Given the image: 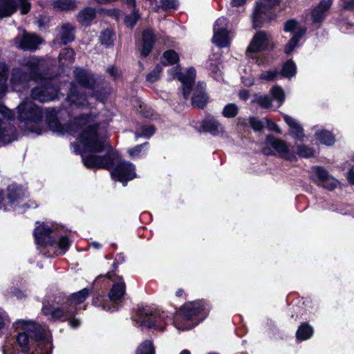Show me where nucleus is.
Masks as SVG:
<instances>
[{
    "instance_id": "1",
    "label": "nucleus",
    "mask_w": 354,
    "mask_h": 354,
    "mask_svg": "<svg viewBox=\"0 0 354 354\" xmlns=\"http://www.w3.org/2000/svg\"><path fill=\"white\" fill-rule=\"evenodd\" d=\"M100 123L98 115H81L75 119L71 132H80L82 149L78 144H73L75 152L81 153L82 161L89 169H109L119 160L111 172L112 178L127 185L128 181L136 177L135 165L127 160H120L119 154L97 134Z\"/></svg>"
},
{
    "instance_id": "2",
    "label": "nucleus",
    "mask_w": 354,
    "mask_h": 354,
    "mask_svg": "<svg viewBox=\"0 0 354 354\" xmlns=\"http://www.w3.org/2000/svg\"><path fill=\"white\" fill-rule=\"evenodd\" d=\"M19 64L26 71L19 67L13 68L10 77V85L17 92H22L28 83L34 80L38 85L31 90V97L40 102L54 100L58 96L59 88L54 85L52 80L45 79L39 73V59L31 57L24 59Z\"/></svg>"
},
{
    "instance_id": "3",
    "label": "nucleus",
    "mask_w": 354,
    "mask_h": 354,
    "mask_svg": "<svg viewBox=\"0 0 354 354\" xmlns=\"http://www.w3.org/2000/svg\"><path fill=\"white\" fill-rule=\"evenodd\" d=\"M13 326L19 332L17 342L21 351L15 353L12 344L7 342L3 346V354H50L52 344L44 330L34 322L19 319L13 324Z\"/></svg>"
},
{
    "instance_id": "4",
    "label": "nucleus",
    "mask_w": 354,
    "mask_h": 354,
    "mask_svg": "<svg viewBox=\"0 0 354 354\" xmlns=\"http://www.w3.org/2000/svg\"><path fill=\"white\" fill-rule=\"evenodd\" d=\"M17 119L20 127L26 132L37 135L44 129L42 119L46 116V123L53 132L64 134V125L57 120V113L55 109H48L45 111L30 100L22 102L17 106Z\"/></svg>"
},
{
    "instance_id": "5",
    "label": "nucleus",
    "mask_w": 354,
    "mask_h": 354,
    "mask_svg": "<svg viewBox=\"0 0 354 354\" xmlns=\"http://www.w3.org/2000/svg\"><path fill=\"white\" fill-rule=\"evenodd\" d=\"M89 295V290L84 288L67 297L59 306H54L45 304L42 308V313L48 319L54 321H68L71 328L75 329L80 326L81 321L74 319L77 310V306L82 304Z\"/></svg>"
},
{
    "instance_id": "6",
    "label": "nucleus",
    "mask_w": 354,
    "mask_h": 354,
    "mask_svg": "<svg viewBox=\"0 0 354 354\" xmlns=\"http://www.w3.org/2000/svg\"><path fill=\"white\" fill-rule=\"evenodd\" d=\"M205 302L195 301L180 307L173 317V325L181 331L193 328L207 316Z\"/></svg>"
},
{
    "instance_id": "7",
    "label": "nucleus",
    "mask_w": 354,
    "mask_h": 354,
    "mask_svg": "<svg viewBox=\"0 0 354 354\" xmlns=\"http://www.w3.org/2000/svg\"><path fill=\"white\" fill-rule=\"evenodd\" d=\"M66 102H68V106L71 108H75L78 109H89L90 111L88 113H82L79 114L78 115L74 118L73 120L68 125H67L66 127L64 126V134L68 133L73 136H76L77 138L80 145H81L80 132H71L73 126L75 124V119L77 117L80 116L81 115H89L91 113H95L98 115V118L100 121V123L99 124L97 129V134L98 135V129L102 123L105 122V120L101 118L100 113L96 112L95 111L91 108V104L88 102L86 96L84 94L80 93L78 91L77 86L75 85L74 83L71 84V88L67 95Z\"/></svg>"
},
{
    "instance_id": "8",
    "label": "nucleus",
    "mask_w": 354,
    "mask_h": 354,
    "mask_svg": "<svg viewBox=\"0 0 354 354\" xmlns=\"http://www.w3.org/2000/svg\"><path fill=\"white\" fill-rule=\"evenodd\" d=\"M171 314L167 311L154 310L150 308H142L139 310L138 314L134 317L140 327L153 328L156 330L163 331L168 324L171 320ZM173 319V317H172Z\"/></svg>"
},
{
    "instance_id": "9",
    "label": "nucleus",
    "mask_w": 354,
    "mask_h": 354,
    "mask_svg": "<svg viewBox=\"0 0 354 354\" xmlns=\"http://www.w3.org/2000/svg\"><path fill=\"white\" fill-rule=\"evenodd\" d=\"M15 113L12 110L0 104V145L8 144L18 138L16 129L12 124Z\"/></svg>"
},
{
    "instance_id": "10",
    "label": "nucleus",
    "mask_w": 354,
    "mask_h": 354,
    "mask_svg": "<svg viewBox=\"0 0 354 354\" xmlns=\"http://www.w3.org/2000/svg\"><path fill=\"white\" fill-rule=\"evenodd\" d=\"M281 0H259L252 15L254 28L261 27L265 22L273 19L272 8L279 3Z\"/></svg>"
},
{
    "instance_id": "11",
    "label": "nucleus",
    "mask_w": 354,
    "mask_h": 354,
    "mask_svg": "<svg viewBox=\"0 0 354 354\" xmlns=\"http://www.w3.org/2000/svg\"><path fill=\"white\" fill-rule=\"evenodd\" d=\"M7 196L3 197L0 192V209L6 211L17 210L20 207L21 200L24 197V190L16 184H12L7 188Z\"/></svg>"
},
{
    "instance_id": "12",
    "label": "nucleus",
    "mask_w": 354,
    "mask_h": 354,
    "mask_svg": "<svg viewBox=\"0 0 354 354\" xmlns=\"http://www.w3.org/2000/svg\"><path fill=\"white\" fill-rule=\"evenodd\" d=\"M59 227L57 225L43 223L37 227L34 231V236L35 242L37 245H53L55 242V237L58 236L57 230Z\"/></svg>"
},
{
    "instance_id": "13",
    "label": "nucleus",
    "mask_w": 354,
    "mask_h": 354,
    "mask_svg": "<svg viewBox=\"0 0 354 354\" xmlns=\"http://www.w3.org/2000/svg\"><path fill=\"white\" fill-rule=\"evenodd\" d=\"M312 180L320 187L333 190L339 185V182L324 167L314 166L311 168Z\"/></svg>"
},
{
    "instance_id": "14",
    "label": "nucleus",
    "mask_w": 354,
    "mask_h": 354,
    "mask_svg": "<svg viewBox=\"0 0 354 354\" xmlns=\"http://www.w3.org/2000/svg\"><path fill=\"white\" fill-rule=\"evenodd\" d=\"M172 76H176L183 84V94L186 100L191 93V88L196 79V71L194 68H189L185 73H180L178 67L169 71Z\"/></svg>"
},
{
    "instance_id": "15",
    "label": "nucleus",
    "mask_w": 354,
    "mask_h": 354,
    "mask_svg": "<svg viewBox=\"0 0 354 354\" xmlns=\"http://www.w3.org/2000/svg\"><path fill=\"white\" fill-rule=\"evenodd\" d=\"M20 8L21 13L25 15L30 8L28 0H0V17H8L16 10Z\"/></svg>"
},
{
    "instance_id": "16",
    "label": "nucleus",
    "mask_w": 354,
    "mask_h": 354,
    "mask_svg": "<svg viewBox=\"0 0 354 354\" xmlns=\"http://www.w3.org/2000/svg\"><path fill=\"white\" fill-rule=\"evenodd\" d=\"M266 143L270 145L281 158L290 161L297 160L295 152L290 149L289 145L285 141L269 136L266 138Z\"/></svg>"
},
{
    "instance_id": "17",
    "label": "nucleus",
    "mask_w": 354,
    "mask_h": 354,
    "mask_svg": "<svg viewBox=\"0 0 354 354\" xmlns=\"http://www.w3.org/2000/svg\"><path fill=\"white\" fill-rule=\"evenodd\" d=\"M271 95H265L256 96L253 100L263 108L268 109L272 107V101L277 102L276 107H279L284 101L285 96L283 91L279 86H274L270 91Z\"/></svg>"
},
{
    "instance_id": "18",
    "label": "nucleus",
    "mask_w": 354,
    "mask_h": 354,
    "mask_svg": "<svg viewBox=\"0 0 354 354\" xmlns=\"http://www.w3.org/2000/svg\"><path fill=\"white\" fill-rule=\"evenodd\" d=\"M105 277L108 278L113 283L112 288L109 293L110 300L111 301L120 300L124 295L126 290L123 278L113 272H108Z\"/></svg>"
},
{
    "instance_id": "19",
    "label": "nucleus",
    "mask_w": 354,
    "mask_h": 354,
    "mask_svg": "<svg viewBox=\"0 0 354 354\" xmlns=\"http://www.w3.org/2000/svg\"><path fill=\"white\" fill-rule=\"evenodd\" d=\"M271 36L264 31L257 32L253 37L248 48L249 58L254 59L252 53H257L266 50L270 44Z\"/></svg>"
},
{
    "instance_id": "20",
    "label": "nucleus",
    "mask_w": 354,
    "mask_h": 354,
    "mask_svg": "<svg viewBox=\"0 0 354 354\" xmlns=\"http://www.w3.org/2000/svg\"><path fill=\"white\" fill-rule=\"evenodd\" d=\"M15 43L21 49L34 50L42 43V39L37 35L24 32L15 38Z\"/></svg>"
},
{
    "instance_id": "21",
    "label": "nucleus",
    "mask_w": 354,
    "mask_h": 354,
    "mask_svg": "<svg viewBox=\"0 0 354 354\" xmlns=\"http://www.w3.org/2000/svg\"><path fill=\"white\" fill-rule=\"evenodd\" d=\"M334 0H321L311 11V19L313 24H322L326 19L328 12Z\"/></svg>"
},
{
    "instance_id": "22",
    "label": "nucleus",
    "mask_w": 354,
    "mask_h": 354,
    "mask_svg": "<svg viewBox=\"0 0 354 354\" xmlns=\"http://www.w3.org/2000/svg\"><path fill=\"white\" fill-rule=\"evenodd\" d=\"M74 77L79 84L86 88L93 89L95 79L94 75L90 72L82 68H75L74 70Z\"/></svg>"
},
{
    "instance_id": "23",
    "label": "nucleus",
    "mask_w": 354,
    "mask_h": 354,
    "mask_svg": "<svg viewBox=\"0 0 354 354\" xmlns=\"http://www.w3.org/2000/svg\"><path fill=\"white\" fill-rule=\"evenodd\" d=\"M58 34L54 42L60 41L61 44L66 45L71 42L75 39V27L69 23L62 25L58 29Z\"/></svg>"
},
{
    "instance_id": "24",
    "label": "nucleus",
    "mask_w": 354,
    "mask_h": 354,
    "mask_svg": "<svg viewBox=\"0 0 354 354\" xmlns=\"http://www.w3.org/2000/svg\"><path fill=\"white\" fill-rule=\"evenodd\" d=\"M283 119L286 123L288 125L290 131V135L296 140L299 141H303L305 138V134L304 133V129L299 122L295 120V118L288 115H284Z\"/></svg>"
},
{
    "instance_id": "25",
    "label": "nucleus",
    "mask_w": 354,
    "mask_h": 354,
    "mask_svg": "<svg viewBox=\"0 0 354 354\" xmlns=\"http://www.w3.org/2000/svg\"><path fill=\"white\" fill-rule=\"evenodd\" d=\"M201 127L205 131L209 132L213 136L223 134L225 132L221 124L212 116L204 119L201 122Z\"/></svg>"
},
{
    "instance_id": "26",
    "label": "nucleus",
    "mask_w": 354,
    "mask_h": 354,
    "mask_svg": "<svg viewBox=\"0 0 354 354\" xmlns=\"http://www.w3.org/2000/svg\"><path fill=\"white\" fill-rule=\"evenodd\" d=\"M155 41V36L150 29H147L142 32V40L140 49V55L145 57L149 55Z\"/></svg>"
},
{
    "instance_id": "27",
    "label": "nucleus",
    "mask_w": 354,
    "mask_h": 354,
    "mask_svg": "<svg viewBox=\"0 0 354 354\" xmlns=\"http://www.w3.org/2000/svg\"><path fill=\"white\" fill-rule=\"evenodd\" d=\"M192 105L203 109L207 102V97L205 93V84L198 83L192 97Z\"/></svg>"
},
{
    "instance_id": "28",
    "label": "nucleus",
    "mask_w": 354,
    "mask_h": 354,
    "mask_svg": "<svg viewBox=\"0 0 354 354\" xmlns=\"http://www.w3.org/2000/svg\"><path fill=\"white\" fill-rule=\"evenodd\" d=\"M306 28H298L297 32L292 35V38L285 46L284 52L286 55H290L298 46L299 40L306 34Z\"/></svg>"
},
{
    "instance_id": "29",
    "label": "nucleus",
    "mask_w": 354,
    "mask_h": 354,
    "mask_svg": "<svg viewBox=\"0 0 354 354\" xmlns=\"http://www.w3.org/2000/svg\"><path fill=\"white\" fill-rule=\"evenodd\" d=\"M96 16L95 10L91 8H86L80 11L77 17L78 21L83 26H88Z\"/></svg>"
},
{
    "instance_id": "30",
    "label": "nucleus",
    "mask_w": 354,
    "mask_h": 354,
    "mask_svg": "<svg viewBox=\"0 0 354 354\" xmlns=\"http://www.w3.org/2000/svg\"><path fill=\"white\" fill-rule=\"evenodd\" d=\"M315 138L322 144L326 145H332L335 143V139L333 135L328 131L320 130L315 133Z\"/></svg>"
},
{
    "instance_id": "31",
    "label": "nucleus",
    "mask_w": 354,
    "mask_h": 354,
    "mask_svg": "<svg viewBox=\"0 0 354 354\" xmlns=\"http://www.w3.org/2000/svg\"><path fill=\"white\" fill-rule=\"evenodd\" d=\"M313 328L307 323H303L298 328L296 335L299 340H306L313 334Z\"/></svg>"
},
{
    "instance_id": "32",
    "label": "nucleus",
    "mask_w": 354,
    "mask_h": 354,
    "mask_svg": "<svg viewBox=\"0 0 354 354\" xmlns=\"http://www.w3.org/2000/svg\"><path fill=\"white\" fill-rule=\"evenodd\" d=\"M154 132V127L151 125H140L137 127V128L136 129L135 136L136 139H138V138H149L152 135H153Z\"/></svg>"
},
{
    "instance_id": "33",
    "label": "nucleus",
    "mask_w": 354,
    "mask_h": 354,
    "mask_svg": "<svg viewBox=\"0 0 354 354\" xmlns=\"http://www.w3.org/2000/svg\"><path fill=\"white\" fill-rule=\"evenodd\" d=\"M297 72V66L295 62L292 60H288L284 63L281 72L280 73L281 76L286 78H291L295 76Z\"/></svg>"
},
{
    "instance_id": "34",
    "label": "nucleus",
    "mask_w": 354,
    "mask_h": 354,
    "mask_svg": "<svg viewBox=\"0 0 354 354\" xmlns=\"http://www.w3.org/2000/svg\"><path fill=\"white\" fill-rule=\"evenodd\" d=\"M214 32H215V39H218V33L220 32H229L228 30V21L225 17L218 18L214 23ZM218 41V40H217Z\"/></svg>"
},
{
    "instance_id": "35",
    "label": "nucleus",
    "mask_w": 354,
    "mask_h": 354,
    "mask_svg": "<svg viewBox=\"0 0 354 354\" xmlns=\"http://www.w3.org/2000/svg\"><path fill=\"white\" fill-rule=\"evenodd\" d=\"M59 57L62 64H71L75 59V52L72 48H64L61 50Z\"/></svg>"
},
{
    "instance_id": "36",
    "label": "nucleus",
    "mask_w": 354,
    "mask_h": 354,
    "mask_svg": "<svg viewBox=\"0 0 354 354\" xmlns=\"http://www.w3.org/2000/svg\"><path fill=\"white\" fill-rule=\"evenodd\" d=\"M136 354H155V347L151 340H145L138 347Z\"/></svg>"
},
{
    "instance_id": "37",
    "label": "nucleus",
    "mask_w": 354,
    "mask_h": 354,
    "mask_svg": "<svg viewBox=\"0 0 354 354\" xmlns=\"http://www.w3.org/2000/svg\"><path fill=\"white\" fill-rule=\"evenodd\" d=\"M218 40L215 39V32L212 37V41L214 44L220 48H224L229 45L230 41V32H220L218 36Z\"/></svg>"
},
{
    "instance_id": "38",
    "label": "nucleus",
    "mask_w": 354,
    "mask_h": 354,
    "mask_svg": "<svg viewBox=\"0 0 354 354\" xmlns=\"http://www.w3.org/2000/svg\"><path fill=\"white\" fill-rule=\"evenodd\" d=\"M296 150V156L298 155L301 158H308L315 156V151L313 148L304 145H298Z\"/></svg>"
},
{
    "instance_id": "39",
    "label": "nucleus",
    "mask_w": 354,
    "mask_h": 354,
    "mask_svg": "<svg viewBox=\"0 0 354 354\" xmlns=\"http://www.w3.org/2000/svg\"><path fill=\"white\" fill-rule=\"evenodd\" d=\"M239 110V107L236 104L229 103L223 107L222 115L227 118H233L238 115Z\"/></svg>"
},
{
    "instance_id": "40",
    "label": "nucleus",
    "mask_w": 354,
    "mask_h": 354,
    "mask_svg": "<svg viewBox=\"0 0 354 354\" xmlns=\"http://www.w3.org/2000/svg\"><path fill=\"white\" fill-rule=\"evenodd\" d=\"M148 142H145L142 145H139L136 146L133 148H131L128 149V153L131 158H138L146 154V147L148 145Z\"/></svg>"
},
{
    "instance_id": "41",
    "label": "nucleus",
    "mask_w": 354,
    "mask_h": 354,
    "mask_svg": "<svg viewBox=\"0 0 354 354\" xmlns=\"http://www.w3.org/2000/svg\"><path fill=\"white\" fill-rule=\"evenodd\" d=\"M179 59L178 55L173 50L165 51L162 57V63L166 64H174L178 62Z\"/></svg>"
},
{
    "instance_id": "42",
    "label": "nucleus",
    "mask_w": 354,
    "mask_h": 354,
    "mask_svg": "<svg viewBox=\"0 0 354 354\" xmlns=\"http://www.w3.org/2000/svg\"><path fill=\"white\" fill-rule=\"evenodd\" d=\"M8 68L4 63L0 62V93H4L7 89Z\"/></svg>"
},
{
    "instance_id": "43",
    "label": "nucleus",
    "mask_w": 354,
    "mask_h": 354,
    "mask_svg": "<svg viewBox=\"0 0 354 354\" xmlns=\"http://www.w3.org/2000/svg\"><path fill=\"white\" fill-rule=\"evenodd\" d=\"M100 39L102 45L109 47L113 44L114 35L111 30L107 29L102 32Z\"/></svg>"
},
{
    "instance_id": "44",
    "label": "nucleus",
    "mask_w": 354,
    "mask_h": 354,
    "mask_svg": "<svg viewBox=\"0 0 354 354\" xmlns=\"http://www.w3.org/2000/svg\"><path fill=\"white\" fill-rule=\"evenodd\" d=\"M54 6L62 10H70L76 7V3L73 0H57Z\"/></svg>"
},
{
    "instance_id": "45",
    "label": "nucleus",
    "mask_w": 354,
    "mask_h": 354,
    "mask_svg": "<svg viewBox=\"0 0 354 354\" xmlns=\"http://www.w3.org/2000/svg\"><path fill=\"white\" fill-rule=\"evenodd\" d=\"M281 76L277 70H270L262 72L259 75V80L266 82H272Z\"/></svg>"
},
{
    "instance_id": "46",
    "label": "nucleus",
    "mask_w": 354,
    "mask_h": 354,
    "mask_svg": "<svg viewBox=\"0 0 354 354\" xmlns=\"http://www.w3.org/2000/svg\"><path fill=\"white\" fill-rule=\"evenodd\" d=\"M269 122L270 120L266 118L258 119L254 117L250 118V124L254 131H261Z\"/></svg>"
},
{
    "instance_id": "47",
    "label": "nucleus",
    "mask_w": 354,
    "mask_h": 354,
    "mask_svg": "<svg viewBox=\"0 0 354 354\" xmlns=\"http://www.w3.org/2000/svg\"><path fill=\"white\" fill-rule=\"evenodd\" d=\"M139 17L140 15H138V11L134 8L132 13L125 17L124 23L127 27L133 28L136 25Z\"/></svg>"
},
{
    "instance_id": "48",
    "label": "nucleus",
    "mask_w": 354,
    "mask_h": 354,
    "mask_svg": "<svg viewBox=\"0 0 354 354\" xmlns=\"http://www.w3.org/2000/svg\"><path fill=\"white\" fill-rule=\"evenodd\" d=\"M58 248L62 251L61 254H64L71 245V241L66 236H61L59 239Z\"/></svg>"
},
{
    "instance_id": "49",
    "label": "nucleus",
    "mask_w": 354,
    "mask_h": 354,
    "mask_svg": "<svg viewBox=\"0 0 354 354\" xmlns=\"http://www.w3.org/2000/svg\"><path fill=\"white\" fill-rule=\"evenodd\" d=\"M159 3V7L163 10L174 9L178 7L177 0H156Z\"/></svg>"
},
{
    "instance_id": "50",
    "label": "nucleus",
    "mask_w": 354,
    "mask_h": 354,
    "mask_svg": "<svg viewBox=\"0 0 354 354\" xmlns=\"http://www.w3.org/2000/svg\"><path fill=\"white\" fill-rule=\"evenodd\" d=\"M162 71V66L157 65L155 68L147 75V80L149 82H154L159 79L160 74Z\"/></svg>"
},
{
    "instance_id": "51",
    "label": "nucleus",
    "mask_w": 354,
    "mask_h": 354,
    "mask_svg": "<svg viewBox=\"0 0 354 354\" xmlns=\"http://www.w3.org/2000/svg\"><path fill=\"white\" fill-rule=\"evenodd\" d=\"M305 28L304 26H299L296 20L290 19L286 22L284 25V30L286 32H292L293 35L297 32L298 28Z\"/></svg>"
},
{
    "instance_id": "52",
    "label": "nucleus",
    "mask_w": 354,
    "mask_h": 354,
    "mask_svg": "<svg viewBox=\"0 0 354 354\" xmlns=\"http://www.w3.org/2000/svg\"><path fill=\"white\" fill-rule=\"evenodd\" d=\"M338 26L340 30L344 33L351 34L354 32V24L342 21L339 22Z\"/></svg>"
},
{
    "instance_id": "53",
    "label": "nucleus",
    "mask_w": 354,
    "mask_h": 354,
    "mask_svg": "<svg viewBox=\"0 0 354 354\" xmlns=\"http://www.w3.org/2000/svg\"><path fill=\"white\" fill-rule=\"evenodd\" d=\"M342 10L354 12V0H340Z\"/></svg>"
},
{
    "instance_id": "54",
    "label": "nucleus",
    "mask_w": 354,
    "mask_h": 354,
    "mask_svg": "<svg viewBox=\"0 0 354 354\" xmlns=\"http://www.w3.org/2000/svg\"><path fill=\"white\" fill-rule=\"evenodd\" d=\"M242 83L246 86H251L254 84V80L251 77H242Z\"/></svg>"
},
{
    "instance_id": "55",
    "label": "nucleus",
    "mask_w": 354,
    "mask_h": 354,
    "mask_svg": "<svg viewBox=\"0 0 354 354\" xmlns=\"http://www.w3.org/2000/svg\"><path fill=\"white\" fill-rule=\"evenodd\" d=\"M7 321L8 319L6 313L0 310V330L4 326Z\"/></svg>"
},
{
    "instance_id": "56",
    "label": "nucleus",
    "mask_w": 354,
    "mask_h": 354,
    "mask_svg": "<svg viewBox=\"0 0 354 354\" xmlns=\"http://www.w3.org/2000/svg\"><path fill=\"white\" fill-rule=\"evenodd\" d=\"M107 72L110 74V75L114 80H115L118 77V75H119L118 70L115 68H114L113 66L109 67L107 69Z\"/></svg>"
},
{
    "instance_id": "57",
    "label": "nucleus",
    "mask_w": 354,
    "mask_h": 354,
    "mask_svg": "<svg viewBox=\"0 0 354 354\" xmlns=\"http://www.w3.org/2000/svg\"><path fill=\"white\" fill-rule=\"evenodd\" d=\"M239 96L241 100L245 101L249 98L250 93L248 90L243 89L239 92Z\"/></svg>"
},
{
    "instance_id": "58",
    "label": "nucleus",
    "mask_w": 354,
    "mask_h": 354,
    "mask_svg": "<svg viewBox=\"0 0 354 354\" xmlns=\"http://www.w3.org/2000/svg\"><path fill=\"white\" fill-rule=\"evenodd\" d=\"M266 125L270 128V129L273 130L279 133H281L280 128L274 122L270 121V122L268 124H267Z\"/></svg>"
},
{
    "instance_id": "59",
    "label": "nucleus",
    "mask_w": 354,
    "mask_h": 354,
    "mask_svg": "<svg viewBox=\"0 0 354 354\" xmlns=\"http://www.w3.org/2000/svg\"><path fill=\"white\" fill-rule=\"evenodd\" d=\"M102 299H103L102 296L98 295L93 299V304L95 306H100V305H101Z\"/></svg>"
},
{
    "instance_id": "60",
    "label": "nucleus",
    "mask_w": 354,
    "mask_h": 354,
    "mask_svg": "<svg viewBox=\"0 0 354 354\" xmlns=\"http://www.w3.org/2000/svg\"><path fill=\"white\" fill-rule=\"evenodd\" d=\"M246 0H231L233 6H241L245 3Z\"/></svg>"
},
{
    "instance_id": "61",
    "label": "nucleus",
    "mask_w": 354,
    "mask_h": 354,
    "mask_svg": "<svg viewBox=\"0 0 354 354\" xmlns=\"http://www.w3.org/2000/svg\"><path fill=\"white\" fill-rule=\"evenodd\" d=\"M348 178L351 183L354 184V169H351L348 174Z\"/></svg>"
},
{
    "instance_id": "62",
    "label": "nucleus",
    "mask_w": 354,
    "mask_h": 354,
    "mask_svg": "<svg viewBox=\"0 0 354 354\" xmlns=\"http://www.w3.org/2000/svg\"><path fill=\"white\" fill-rule=\"evenodd\" d=\"M102 308L103 309H104L105 310H107V311H111V312H113L115 311L117 308L116 306H113L112 307L108 304H106V305H102Z\"/></svg>"
},
{
    "instance_id": "63",
    "label": "nucleus",
    "mask_w": 354,
    "mask_h": 354,
    "mask_svg": "<svg viewBox=\"0 0 354 354\" xmlns=\"http://www.w3.org/2000/svg\"><path fill=\"white\" fill-rule=\"evenodd\" d=\"M13 295L15 296H16L17 298H22L24 295L23 294V292L19 290V289H17V288H15L14 291H13Z\"/></svg>"
},
{
    "instance_id": "64",
    "label": "nucleus",
    "mask_w": 354,
    "mask_h": 354,
    "mask_svg": "<svg viewBox=\"0 0 354 354\" xmlns=\"http://www.w3.org/2000/svg\"><path fill=\"white\" fill-rule=\"evenodd\" d=\"M91 245L93 248H95V249H99V248H100V247H101V245H100L99 243L96 242V241H93V242H92V243H91Z\"/></svg>"
}]
</instances>
